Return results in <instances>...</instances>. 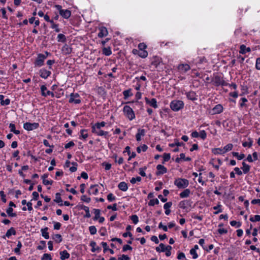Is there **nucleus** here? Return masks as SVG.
Segmentation results:
<instances>
[{
	"mask_svg": "<svg viewBox=\"0 0 260 260\" xmlns=\"http://www.w3.org/2000/svg\"><path fill=\"white\" fill-rule=\"evenodd\" d=\"M184 103L180 100H174L170 104L171 109L174 111H178L183 108Z\"/></svg>",
	"mask_w": 260,
	"mask_h": 260,
	"instance_id": "nucleus-1",
	"label": "nucleus"
},
{
	"mask_svg": "<svg viewBox=\"0 0 260 260\" xmlns=\"http://www.w3.org/2000/svg\"><path fill=\"white\" fill-rule=\"evenodd\" d=\"M174 184L179 188H184L188 186L189 182L186 179L178 178L174 181Z\"/></svg>",
	"mask_w": 260,
	"mask_h": 260,
	"instance_id": "nucleus-2",
	"label": "nucleus"
},
{
	"mask_svg": "<svg viewBox=\"0 0 260 260\" xmlns=\"http://www.w3.org/2000/svg\"><path fill=\"white\" fill-rule=\"evenodd\" d=\"M55 7L59 11V14L64 18H69L71 15V12L68 10L62 9V7L60 5H56Z\"/></svg>",
	"mask_w": 260,
	"mask_h": 260,
	"instance_id": "nucleus-3",
	"label": "nucleus"
},
{
	"mask_svg": "<svg viewBox=\"0 0 260 260\" xmlns=\"http://www.w3.org/2000/svg\"><path fill=\"white\" fill-rule=\"evenodd\" d=\"M46 58H47V55L41 53L38 54L34 63L35 67H42L44 64V61Z\"/></svg>",
	"mask_w": 260,
	"mask_h": 260,
	"instance_id": "nucleus-4",
	"label": "nucleus"
},
{
	"mask_svg": "<svg viewBox=\"0 0 260 260\" xmlns=\"http://www.w3.org/2000/svg\"><path fill=\"white\" fill-rule=\"evenodd\" d=\"M123 112L126 116L130 119L132 120L135 118V114L132 109L129 106H125L123 108Z\"/></svg>",
	"mask_w": 260,
	"mask_h": 260,
	"instance_id": "nucleus-5",
	"label": "nucleus"
},
{
	"mask_svg": "<svg viewBox=\"0 0 260 260\" xmlns=\"http://www.w3.org/2000/svg\"><path fill=\"white\" fill-rule=\"evenodd\" d=\"M92 132L96 134L98 136H104L106 138L108 137V132L104 131L102 130L101 128L92 126Z\"/></svg>",
	"mask_w": 260,
	"mask_h": 260,
	"instance_id": "nucleus-6",
	"label": "nucleus"
},
{
	"mask_svg": "<svg viewBox=\"0 0 260 260\" xmlns=\"http://www.w3.org/2000/svg\"><path fill=\"white\" fill-rule=\"evenodd\" d=\"M39 126V124L38 123L34 122H26L23 124V128L28 131H32L34 129H37Z\"/></svg>",
	"mask_w": 260,
	"mask_h": 260,
	"instance_id": "nucleus-7",
	"label": "nucleus"
},
{
	"mask_svg": "<svg viewBox=\"0 0 260 260\" xmlns=\"http://www.w3.org/2000/svg\"><path fill=\"white\" fill-rule=\"evenodd\" d=\"M212 81L216 86L224 85L225 84V81L222 78L219 76H215L212 79Z\"/></svg>",
	"mask_w": 260,
	"mask_h": 260,
	"instance_id": "nucleus-8",
	"label": "nucleus"
},
{
	"mask_svg": "<svg viewBox=\"0 0 260 260\" xmlns=\"http://www.w3.org/2000/svg\"><path fill=\"white\" fill-rule=\"evenodd\" d=\"M41 94L43 96H51L53 97L54 96V93L48 90L47 87L45 85H42L41 87Z\"/></svg>",
	"mask_w": 260,
	"mask_h": 260,
	"instance_id": "nucleus-9",
	"label": "nucleus"
},
{
	"mask_svg": "<svg viewBox=\"0 0 260 260\" xmlns=\"http://www.w3.org/2000/svg\"><path fill=\"white\" fill-rule=\"evenodd\" d=\"M40 77L43 79H47L51 75V72L45 69H42L39 72Z\"/></svg>",
	"mask_w": 260,
	"mask_h": 260,
	"instance_id": "nucleus-10",
	"label": "nucleus"
},
{
	"mask_svg": "<svg viewBox=\"0 0 260 260\" xmlns=\"http://www.w3.org/2000/svg\"><path fill=\"white\" fill-rule=\"evenodd\" d=\"M131 229L132 226L130 225H128L126 226V230L127 231H129L131 230ZM122 236L125 238L127 237V236H129L131 238V240L127 241V243L130 244H132V241L134 239V238L133 237L132 234L130 232H127L123 233Z\"/></svg>",
	"mask_w": 260,
	"mask_h": 260,
	"instance_id": "nucleus-11",
	"label": "nucleus"
},
{
	"mask_svg": "<svg viewBox=\"0 0 260 260\" xmlns=\"http://www.w3.org/2000/svg\"><path fill=\"white\" fill-rule=\"evenodd\" d=\"M159 247H161V249H160L159 247H156L155 250L157 252H164L165 250L171 251L172 249V247L170 245L166 246L163 243L159 244Z\"/></svg>",
	"mask_w": 260,
	"mask_h": 260,
	"instance_id": "nucleus-12",
	"label": "nucleus"
},
{
	"mask_svg": "<svg viewBox=\"0 0 260 260\" xmlns=\"http://www.w3.org/2000/svg\"><path fill=\"white\" fill-rule=\"evenodd\" d=\"M156 169L157 170L156 173L157 175L164 174L167 172V168L161 165H158L156 166Z\"/></svg>",
	"mask_w": 260,
	"mask_h": 260,
	"instance_id": "nucleus-13",
	"label": "nucleus"
},
{
	"mask_svg": "<svg viewBox=\"0 0 260 260\" xmlns=\"http://www.w3.org/2000/svg\"><path fill=\"white\" fill-rule=\"evenodd\" d=\"M223 107L221 105L218 104L212 109V114H216L222 112Z\"/></svg>",
	"mask_w": 260,
	"mask_h": 260,
	"instance_id": "nucleus-14",
	"label": "nucleus"
},
{
	"mask_svg": "<svg viewBox=\"0 0 260 260\" xmlns=\"http://www.w3.org/2000/svg\"><path fill=\"white\" fill-rule=\"evenodd\" d=\"M100 32L98 34V37L99 38H103L105 36H107L108 35V30L107 28L105 27L102 26L100 28Z\"/></svg>",
	"mask_w": 260,
	"mask_h": 260,
	"instance_id": "nucleus-15",
	"label": "nucleus"
},
{
	"mask_svg": "<svg viewBox=\"0 0 260 260\" xmlns=\"http://www.w3.org/2000/svg\"><path fill=\"white\" fill-rule=\"evenodd\" d=\"M98 185H91L89 188V189L88 190V193L89 194H96L99 192V190L97 188Z\"/></svg>",
	"mask_w": 260,
	"mask_h": 260,
	"instance_id": "nucleus-16",
	"label": "nucleus"
},
{
	"mask_svg": "<svg viewBox=\"0 0 260 260\" xmlns=\"http://www.w3.org/2000/svg\"><path fill=\"white\" fill-rule=\"evenodd\" d=\"M178 70L183 72H186L190 69V66L188 64H181L178 67Z\"/></svg>",
	"mask_w": 260,
	"mask_h": 260,
	"instance_id": "nucleus-17",
	"label": "nucleus"
},
{
	"mask_svg": "<svg viewBox=\"0 0 260 260\" xmlns=\"http://www.w3.org/2000/svg\"><path fill=\"white\" fill-rule=\"evenodd\" d=\"M16 234L15 229L13 227L11 228L6 232V235L3 236V238L5 239L6 237L9 238L11 235H15Z\"/></svg>",
	"mask_w": 260,
	"mask_h": 260,
	"instance_id": "nucleus-18",
	"label": "nucleus"
},
{
	"mask_svg": "<svg viewBox=\"0 0 260 260\" xmlns=\"http://www.w3.org/2000/svg\"><path fill=\"white\" fill-rule=\"evenodd\" d=\"M145 129H139L138 130V133L136 136L137 141H140L141 140V136L145 135Z\"/></svg>",
	"mask_w": 260,
	"mask_h": 260,
	"instance_id": "nucleus-19",
	"label": "nucleus"
},
{
	"mask_svg": "<svg viewBox=\"0 0 260 260\" xmlns=\"http://www.w3.org/2000/svg\"><path fill=\"white\" fill-rule=\"evenodd\" d=\"M147 104H149L152 107L156 108L157 107L156 101L155 99H145Z\"/></svg>",
	"mask_w": 260,
	"mask_h": 260,
	"instance_id": "nucleus-20",
	"label": "nucleus"
},
{
	"mask_svg": "<svg viewBox=\"0 0 260 260\" xmlns=\"http://www.w3.org/2000/svg\"><path fill=\"white\" fill-rule=\"evenodd\" d=\"M239 52L241 54H245L246 52H249L251 51V49L249 47H246L245 45H242L240 47Z\"/></svg>",
	"mask_w": 260,
	"mask_h": 260,
	"instance_id": "nucleus-21",
	"label": "nucleus"
},
{
	"mask_svg": "<svg viewBox=\"0 0 260 260\" xmlns=\"http://www.w3.org/2000/svg\"><path fill=\"white\" fill-rule=\"evenodd\" d=\"M118 187L120 190L123 191H125L128 189L127 184L125 182H120L118 185Z\"/></svg>",
	"mask_w": 260,
	"mask_h": 260,
	"instance_id": "nucleus-22",
	"label": "nucleus"
},
{
	"mask_svg": "<svg viewBox=\"0 0 260 260\" xmlns=\"http://www.w3.org/2000/svg\"><path fill=\"white\" fill-rule=\"evenodd\" d=\"M60 258L61 260H65L66 259H67L69 258L70 257V254L67 252V250H63L60 252Z\"/></svg>",
	"mask_w": 260,
	"mask_h": 260,
	"instance_id": "nucleus-23",
	"label": "nucleus"
},
{
	"mask_svg": "<svg viewBox=\"0 0 260 260\" xmlns=\"http://www.w3.org/2000/svg\"><path fill=\"white\" fill-rule=\"evenodd\" d=\"M80 209L84 210L85 211L86 214L84 216L86 218H89L91 216L90 212H89V209L88 207L85 206L84 205H81L80 206Z\"/></svg>",
	"mask_w": 260,
	"mask_h": 260,
	"instance_id": "nucleus-24",
	"label": "nucleus"
},
{
	"mask_svg": "<svg viewBox=\"0 0 260 260\" xmlns=\"http://www.w3.org/2000/svg\"><path fill=\"white\" fill-rule=\"evenodd\" d=\"M90 246L92 247L91 251L95 252V251H100L101 248L99 246H96V242L92 241L90 243Z\"/></svg>",
	"mask_w": 260,
	"mask_h": 260,
	"instance_id": "nucleus-25",
	"label": "nucleus"
},
{
	"mask_svg": "<svg viewBox=\"0 0 260 260\" xmlns=\"http://www.w3.org/2000/svg\"><path fill=\"white\" fill-rule=\"evenodd\" d=\"M249 88L247 87V85H245L244 84L241 85V93L240 94V95L242 96L246 93H249Z\"/></svg>",
	"mask_w": 260,
	"mask_h": 260,
	"instance_id": "nucleus-26",
	"label": "nucleus"
},
{
	"mask_svg": "<svg viewBox=\"0 0 260 260\" xmlns=\"http://www.w3.org/2000/svg\"><path fill=\"white\" fill-rule=\"evenodd\" d=\"M190 193V190L189 189H186L180 193V197L181 198H185L188 197Z\"/></svg>",
	"mask_w": 260,
	"mask_h": 260,
	"instance_id": "nucleus-27",
	"label": "nucleus"
},
{
	"mask_svg": "<svg viewBox=\"0 0 260 260\" xmlns=\"http://www.w3.org/2000/svg\"><path fill=\"white\" fill-rule=\"evenodd\" d=\"M48 230V228L46 227L44 229H42L41 230L42 236L46 239H48L49 238V233L47 232Z\"/></svg>",
	"mask_w": 260,
	"mask_h": 260,
	"instance_id": "nucleus-28",
	"label": "nucleus"
},
{
	"mask_svg": "<svg viewBox=\"0 0 260 260\" xmlns=\"http://www.w3.org/2000/svg\"><path fill=\"white\" fill-rule=\"evenodd\" d=\"M242 166L243 167L241 169H242L243 173L244 174L247 173L250 170V166L244 161L242 162Z\"/></svg>",
	"mask_w": 260,
	"mask_h": 260,
	"instance_id": "nucleus-29",
	"label": "nucleus"
},
{
	"mask_svg": "<svg viewBox=\"0 0 260 260\" xmlns=\"http://www.w3.org/2000/svg\"><path fill=\"white\" fill-rule=\"evenodd\" d=\"M212 153H213L215 155L223 154L224 153L223 151V149L222 148H219L212 149Z\"/></svg>",
	"mask_w": 260,
	"mask_h": 260,
	"instance_id": "nucleus-30",
	"label": "nucleus"
},
{
	"mask_svg": "<svg viewBox=\"0 0 260 260\" xmlns=\"http://www.w3.org/2000/svg\"><path fill=\"white\" fill-rule=\"evenodd\" d=\"M54 201L57 203H60V204H59L60 206H62V204L61 203L62 201V199L60 197V193H56L55 194V199L54 200Z\"/></svg>",
	"mask_w": 260,
	"mask_h": 260,
	"instance_id": "nucleus-31",
	"label": "nucleus"
},
{
	"mask_svg": "<svg viewBox=\"0 0 260 260\" xmlns=\"http://www.w3.org/2000/svg\"><path fill=\"white\" fill-rule=\"evenodd\" d=\"M52 238L57 243H59L62 240V237L60 234H55L53 235Z\"/></svg>",
	"mask_w": 260,
	"mask_h": 260,
	"instance_id": "nucleus-32",
	"label": "nucleus"
},
{
	"mask_svg": "<svg viewBox=\"0 0 260 260\" xmlns=\"http://www.w3.org/2000/svg\"><path fill=\"white\" fill-rule=\"evenodd\" d=\"M13 209L12 207H9L6 210V212L10 217H16L17 214L16 213H13Z\"/></svg>",
	"mask_w": 260,
	"mask_h": 260,
	"instance_id": "nucleus-33",
	"label": "nucleus"
},
{
	"mask_svg": "<svg viewBox=\"0 0 260 260\" xmlns=\"http://www.w3.org/2000/svg\"><path fill=\"white\" fill-rule=\"evenodd\" d=\"M233 147V145L232 144H228V145H226V146H225L223 149V151L224 152V153H226L230 150H231L232 149Z\"/></svg>",
	"mask_w": 260,
	"mask_h": 260,
	"instance_id": "nucleus-34",
	"label": "nucleus"
},
{
	"mask_svg": "<svg viewBox=\"0 0 260 260\" xmlns=\"http://www.w3.org/2000/svg\"><path fill=\"white\" fill-rule=\"evenodd\" d=\"M249 142H244L242 143V145L243 147H248L249 148H250L252 145L253 141L251 139L249 138L248 139Z\"/></svg>",
	"mask_w": 260,
	"mask_h": 260,
	"instance_id": "nucleus-35",
	"label": "nucleus"
},
{
	"mask_svg": "<svg viewBox=\"0 0 260 260\" xmlns=\"http://www.w3.org/2000/svg\"><path fill=\"white\" fill-rule=\"evenodd\" d=\"M93 211H94V213L95 214V216L93 218V220H96L99 219V218H100L101 211L100 209H94Z\"/></svg>",
	"mask_w": 260,
	"mask_h": 260,
	"instance_id": "nucleus-36",
	"label": "nucleus"
},
{
	"mask_svg": "<svg viewBox=\"0 0 260 260\" xmlns=\"http://www.w3.org/2000/svg\"><path fill=\"white\" fill-rule=\"evenodd\" d=\"M138 55L142 58H145L148 55V52L144 50H139Z\"/></svg>",
	"mask_w": 260,
	"mask_h": 260,
	"instance_id": "nucleus-37",
	"label": "nucleus"
},
{
	"mask_svg": "<svg viewBox=\"0 0 260 260\" xmlns=\"http://www.w3.org/2000/svg\"><path fill=\"white\" fill-rule=\"evenodd\" d=\"M159 201L157 199H152L148 203V205L150 206H153L155 205H158L159 204Z\"/></svg>",
	"mask_w": 260,
	"mask_h": 260,
	"instance_id": "nucleus-38",
	"label": "nucleus"
},
{
	"mask_svg": "<svg viewBox=\"0 0 260 260\" xmlns=\"http://www.w3.org/2000/svg\"><path fill=\"white\" fill-rule=\"evenodd\" d=\"M21 247H22L21 242L20 241H18L17 245V247L15 248L14 250V252L15 253L19 254H20V248H21Z\"/></svg>",
	"mask_w": 260,
	"mask_h": 260,
	"instance_id": "nucleus-39",
	"label": "nucleus"
},
{
	"mask_svg": "<svg viewBox=\"0 0 260 260\" xmlns=\"http://www.w3.org/2000/svg\"><path fill=\"white\" fill-rule=\"evenodd\" d=\"M103 52L107 56H109L112 54V51L110 48H104L103 50Z\"/></svg>",
	"mask_w": 260,
	"mask_h": 260,
	"instance_id": "nucleus-40",
	"label": "nucleus"
},
{
	"mask_svg": "<svg viewBox=\"0 0 260 260\" xmlns=\"http://www.w3.org/2000/svg\"><path fill=\"white\" fill-rule=\"evenodd\" d=\"M0 101L1 104L2 106L8 105L10 103L9 99H6L5 100H4V99H0Z\"/></svg>",
	"mask_w": 260,
	"mask_h": 260,
	"instance_id": "nucleus-41",
	"label": "nucleus"
},
{
	"mask_svg": "<svg viewBox=\"0 0 260 260\" xmlns=\"http://www.w3.org/2000/svg\"><path fill=\"white\" fill-rule=\"evenodd\" d=\"M57 39H58V41H59V42L60 41V42H65L66 40L65 36L62 34H60L58 35Z\"/></svg>",
	"mask_w": 260,
	"mask_h": 260,
	"instance_id": "nucleus-42",
	"label": "nucleus"
},
{
	"mask_svg": "<svg viewBox=\"0 0 260 260\" xmlns=\"http://www.w3.org/2000/svg\"><path fill=\"white\" fill-rule=\"evenodd\" d=\"M41 260H52V257L50 254L45 253L41 258Z\"/></svg>",
	"mask_w": 260,
	"mask_h": 260,
	"instance_id": "nucleus-43",
	"label": "nucleus"
},
{
	"mask_svg": "<svg viewBox=\"0 0 260 260\" xmlns=\"http://www.w3.org/2000/svg\"><path fill=\"white\" fill-rule=\"evenodd\" d=\"M221 205L220 204L216 206L213 207V209L217 210V211L214 212L215 214H217L222 212V209H221Z\"/></svg>",
	"mask_w": 260,
	"mask_h": 260,
	"instance_id": "nucleus-44",
	"label": "nucleus"
},
{
	"mask_svg": "<svg viewBox=\"0 0 260 260\" xmlns=\"http://www.w3.org/2000/svg\"><path fill=\"white\" fill-rule=\"evenodd\" d=\"M249 219L252 222L259 221H260V215H256L254 217H251Z\"/></svg>",
	"mask_w": 260,
	"mask_h": 260,
	"instance_id": "nucleus-45",
	"label": "nucleus"
},
{
	"mask_svg": "<svg viewBox=\"0 0 260 260\" xmlns=\"http://www.w3.org/2000/svg\"><path fill=\"white\" fill-rule=\"evenodd\" d=\"M105 125H106V122H105L104 121H102V122H101L100 123H99V122L96 123L92 126L93 127H98V128H101L102 127L105 126Z\"/></svg>",
	"mask_w": 260,
	"mask_h": 260,
	"instance_id": "nucleus-46",
	"label": "nucleus"
},
{
	"mask_svg": "<svg viewBox=\"0 0 260 260\" xmlns=\"http://www.w3.org/2000/svg\"><path fill=\"white\" fill-rule=\"evenodd\" d=\"M131 219L134 224H137L139 221L138 217L136 215H133L131 216Z\"/></svg>",
	"mask_w": 260,
	"mask_h": 260,
	"instance_id": "nucleus-47",
	"label": "nucleus"
},
{
	"mask_svg": "<svg viewBox=\"0 0 260 260\" xmlns=\"http://www.w3.org/2000/svg\"><path fill=\"white\" fill-rule=\"evenodd\" d=\"M89 230L91 235H94L96 233V229L95 226H90L89 228Z\"/></svg>",
	"mask_w": 260,
	"mask_h": 260,
	"instance_id": "nucleus-48",
	"label": "nucleus"
},
{
	"mask_svg": "<svg viewBox=\"0 0 260 260\" xmlns=\"http://www.w3.org/2000/svg\"><path fill=\"white\" fill-rule=\"evenodd\" d=\"M81 136L84 139H86L88 137V134L85 129H81L80 131Z\"/></svg>",
	"mask_w": 260,
	"mask_h": 260,
	"instance_id": "nucleus-49",
	"label": "nucleus"
},
{
	"mask_svg": "<svg viewBox=\"0 0 260 260\" xmlns=\"http://www.w3.org/2000/svg\"><path fill=\"white\" fill-rule=\"evenodd\" d=\"M230 224L232 226H236L237 228H239L241 225V223L240 222H237L235 220H233L230 222Z\"/></svg>",
	"mask_w": 260,
	"mask_h": 260,
	"instance_id": "nucleus-50",
	"label": "nucleus"
},
{
	"mask_svg": "<svg viewBox=\"0 0 260 260\" xmlns=\"http://www.w3.org/2000/svg\"><path fill=\"white\" fill-rule=\"evenodd\" d=\"M171 156L170 153H165L163 155L164 161L162 163H164L165 161H168L170 159Z\"/></svg>",
	"mask_w": 260,
	"mask_h": 260,
	"instance_id": "nucleus-51",
	"label": "nucleus"
},
{
	"mask_svg": "<svg viewBox=\"0 0 260 260\" xmlns=\"http://www.w3.org/2000/svg\"><path fill=\"white\" fill-rule=\"evenodd\" d=\"M81 200L86 203H89L90 202L91 199L90 198H88L86 196L83 195L81 197Z\"/></svg>",
	"mask_w": 260,
	"mask_h": 260,
	"instance_id": "nucleus-52",
	"label": "nucleus"
},
{
	"mask_svg": "<svg viewBox=\"0 0 260 260\" xmlns=\"http://www.w3.org/2000/svg\"><path fill=\"white\" fill-rule=\"evenodd\" d=\"M147 169V167H144V168H141L139 169V174H140L141 176H143V177H145L146 176V173H145L144 171L146 170Z\"/></svg>",
	"mask_w": 260,
	"mask_h": 260,
	"instance_id": "nucleus-53",
	"label": "nucleus"
},
{
	"mask_svg": "<svg viewBox=\"0 0 260 260\" xmlns=\"http://www.w3.org/2000/svg\"><path fill=\"white\" fill-rule=\"evenodd\" d=\"M123 95L124 96V98H128V97L132 95L131 91L130 90H124L123 92Z\"/></svg>",
	"mask_w": 260,
	"mask_h": 260,
	"instance_id": "nucleus-54",
	"label": "nucleus"
},
{
	"mask_svg": "<svg viewBox=\"0 0 260 260\" xmlns=\"http://www.w3.org/2000/svg\"><path fill=\"white\" fill-rule=\"evenodd\" d=\"M190 253L192 255V258L193 259H196L198 257V255L195 251V249H190Z\"/></svg>",
	"mask_w": 260,
	"mask_h": 260,
	"instance_id": "nucleus-55",
	"label": "nucleus"
},
{
	"mask_svg": "<svg viewBox=\"0 0 260 260\" xmlns=\"http://www.w3.org/2000/svg\"><path fill=\"white\" fill-rule=\"evenodd\" d=\"M115 197L112 193H110L107 196V199L110 202H112L115 200Z\"/></svg>",
	"mask_w": 260,
	"mask_h": 260,
	"instance_id": "nucleus-56",
	"label": "nucleus"
},
{
	"mask_svg": "<svg viewBox=\"0 0 260 260\" xmlns=\"http://www.w3.org/2000/svg\"><path fill=\"white\" fill-rule=\"evenodd\" d=\"M69 102L70 103H74L75 104H79L81 103V100L79 99H70Z\"/></svg>",
	"mask_w": 260,
	"mask_h": 260,
	"instance_id": "nucleus-57",
	"label": "nucleus"
},
{
	"mask_svg": "<svg viewBox=\"0 0 260 260\" xmlns=\"http://www.w3.org/2000/svg\"><path fill=\"white\" fill-rule=\"evenodd\" d=\"M108 209H112L113 211H116L117 209V204L116 203L113 204L112 205H109L107 207Z\"/></svg>",
	"mask_w": 260,
	"mask_h": 260,
	"instance_id": "nucleus-58",
	"label": "nucleus"
},
{
	"mask_svg": "<svg viewBox=\"0 0 260 260\" xmlns=\"http://www.w3.org/2000/svg\"><path fill=\"white\" fill-rule=\"evenodd\" d=\"M199 136L203 140H204L207 136L206 133L205 131L203 130L200 132Z\"/></svg>",
	"mask_w": 260,
	"mask_h": 260,
	"instance_id": "nucleus-59",
	"label": "nucleus"
},
{
	"mask_svg": "<svg viewBox=\"0 0 260 260\" xmlns=\"http://www.w3.org/2000/svg\"><path fill=\"white\" fill-rule=\"evenodd\" d=\"M128 250H132V247L131 246H129V245H124L122 248V251L125 252Z\"/></svg>",
	"mask_w": 260,
	"mask_h": 260,
	"instance_id": "nucleus-60",
	"label": "nucleus"
},
{
	"mask_svg": "<svg viewBox=\"0 0 260 260\" xmlns=\"http://www.w3.org/2000/svg\"><path fill=\"white\" fill-rule=\"evenodd\" d=\"M75 145L73 141H70L68 143L66 144L64 146L65 149L69 148L71 147H73Z\"/></svg>",
	"mask_w": 260,
	"mask_h": 260,
	"instance_id": "nucleus-61",
	"label": "nucleus"
},
{
	"mask_svg": "<svg viewBox=\"0 0 260 260\" xmlns=\"http://www.w3.org/2000/svg\"><path fill=\"white\" fill-rule=\"evenodd\" d=\"M172 203L171 202H167L164 205V208L165 210L169 209V208L172 206Z\"/></svg>",
	"mask_w": 260,
	"mask_h": 260,
	"instance_id": "nucleus-62",
	"label": "nucleus"
},
{
	"mask_svg": "<svg viewBox=\"0 0 260 260\" xmlns=\"http://www.w3.org/2000/svg\"><path fill=\"white\" fill-rule=\"evenodd\" d=\"M138 48L140 50H145V49L147 48V46L144 43H140L138 45Z\"/></svg>",
	"mask_w": 260,
	"mask_h": 260,
	"instance_id": "nucleus-63",
	"label": "nucleus"
},
{
	"mask_svg": "<svg viewBox=\"0 0 260 260\" xmlns=\"http://www.w3.org/2000/svg\"><path fill=\"white\" fill-rule=\"evenodd\" d=\"M255 67L257 70H260V57L256 59Z\"/></svg>",
	"mask_w": 260,
	"mask_h": 260,
	"instance_id": "nucleus-64",
	"label": "nucleus"
}]
</instances>
